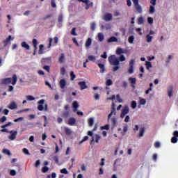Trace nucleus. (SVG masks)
Returning <instances> with one entry per match:
<instances>
[{"label": "nucleus", "mask_w": 178, "mask_h": 178, "mask_svg": "<svg viewBox=\"0 0 178 178\" xmlns=\"http://www.w3.org/2000/svg\"><path fill=\"white\" fill-rule=\"evenodd\" d=\"M22 152L24 154H25V155H30V152H29V149H27V148H24Z\"/></svg>", "instance_id": "603ef678"}, {"label": "nucleus", "mask_w": 178, "mask_h": 178, "mask_svg": "<svg viewBox=\"0 0 178 178\" xmlns=\"http://www.w3.org/2000/svg\"><path fill=\"white\" fill-rule=\"evenodd\" d=\"M145 65H146V68L147 69V70H149V69H151V67H152V64L149 61H146Z\"/></svg>", "instance_id": "c85d7f7f"}, {"label": "nucleus", "mask_w": 178, "mask_h": 178, "mask_svg": "<svg viewBox=\"0 0 178 178\" xmlns=\"http://www.w3.org/2000/svg\"><path fill=\"white\" fill-rule=\"evenodd\" d=\"M97 38L98 41H100L101 42H102V41H104V38H105V36L104 35V33H99L97 34Z\"/></svg>", "instance_id": "4468645a"}, {"label": "nucleus", "mask_w": 178, "mask_h": 178, "mask_svg": "<svg viewBox=\"0 0 178 178\" xmlns=\"http://www.w3.org/2000/svg\"><path fill=\"white\" fill-rule=\"evenodd\" d=\"M108 61L113 66H119V58L115 55L110 56L108 57Z\"/></svg>", "instance_id": "20e7f679"}, {"label": "nucleus", "mask_w": 178, "mask_h": 178, "mask_svg": "<svg viewBox=\"0 0 178 178\" xmlns=\"http://www.w3.org/2000/svg\"><path fill=\"white\" fill-rule=\"evenodd\" d=\"M127 130H128L127 126H125L123 127V129H122L123 136H124V134L127 133Z\"/></svg>", "instance_id": "680f3d73"}, {"label": "nucleus", "mask_w": 178, "mask_h": 178, "mask_svg": "<svg viewBox=\"0 0 178 178\" xmlns=\"http://www.w3.org/2000/svg\"><path fill=\"white\" fill-rule=\"evenodd\" d=\"M60 173H63V175H68L69 172H67V169L63 168L60 170Z\"/></svg>", "instance_id": "37998d69"}, {"label": "nucleus", "mask_w": 178, "mask_h": 178, "mask_svg": "<svg viewBox=\"0 0 178 178\" xmlns=\"http://www.w3.org/2000/svg\"><path fill=\"white\" fill-rule=\"evenodd\" d=\"M129 112L130 108L127 105L124 106L121 110L120 118H121V119H124V122L125 123H129L130 122V115H129Z\"/></svg>", "instance_id": "f257e3e1"}, {"label": "nucleus", "mask_w": 178, "mask_h": 178, "mask_svg": "<svg viewBox=\"0 0 178 178\" xmlns=\"http://www.w3.org/2000/svg\"><path fill=\"white\" fill-rule=\"evenodd\" d=\"M92 135H93L92 131H88V136H90V137H92V140L90 141V144H94V143H95V141H94L95 138H94V136Z\"/></svg>", "instance_id": "b1692460"}, {"label": "nucleus", "mask_w": 178, "mask_h": 178, "mask_svg": "<svg viewBox=\"0 0 178 178\" xmlns=\"http://www.w3.org/2000/svg\"><path fill=\"white\" fill-rule=\"evenodd\" d=\"M99 97H100L99 94L96 93V94H95L94 98H95V99L98 101L99 99Z\"/></svg>", "instance_id": "69168bd1"}, {"label": "nucleus", "mask_w": 178, "mask_h": 178, "mask_svg": "<svg viewBox=\"0 0 178 178\" xmlns=\"http://www.w3.org/2000/svg\"><path fill=\"white\" fill-rule=\"evenodd\" d=\"M13 40H15V36L9 35L8 38H6L3 40V44H6V45H8V44H10V42H12V41H13Z\"/></svg>", "instance_id": "6e6552de"}, {"label": "nucleus", "mask_w": 178, "mask_h": 178, "mask_svg": "<svg viewBox=\"0 0 178 178\" xmlns=\"http://www.w3.org/2000/svg\"><path fill=\"white\" fill-rule=\"evenodd\" d=\"M72 105H73V108H75L74 110V112H76V111H77V108H79V104L77 103V102H74Z\"/></svg>", "instance_id": "72a5a7b5"}, {"label": "nucleus", "mask_w": 178, "mask_h": 178, "mask_svg": "<svg viewBox=\"0 0 178 178\" xmlns=\"http://www.w3.org/2000/svg\"><path fill=\"white\" fill-rule=\"evenodd\" d=\"M66 73V70H65V67H61L60 68V74L63 75Z\"/></svg>", "instance_id": "0e129e2a"}, {"label": "nucleus", "mask_w": 178, "mask_h": 178, "mask_svg": "<svg viewBox=\"0 0 178 178\" xmlns=\"http://www.w3.org/2000/svg\"><path fill=\"white\" fill-rule=\"evenodd\" d=\"M116 122H118V120L115 118H113L111 119V123L112 124H116Z\"/></svg>", "instance_id": "e2e57ef3"}, {"label": "nucleus", "mask_w": 178, "mask_h": 178, "mask_svg": "<svg viewBox=\"0 0 178 178\" xmlns=\"http://www.w3.org/2000/svg\"><path fill=\"white\" fill-rule=\"evenodd\" d=\"M70 77H71V80L73 81V80H74V79H76V75L74 74V72H70Z\"/></svg>", "instance_id": "8fccbe9b"}, {"label": "nucleus", "mask_w": 178, "mask_h": 178, "mask_svg": "<svg viewBox=\"0 0 178 178\" xmlns=\"http://www.w3.org/2000/svg\"><path fill=\"white\" fill-rule=\"evenodd\" d=\"M87 140H88V136H85L83 139L79 142V144H83V143H84V141H87Z\"/></svg>", "instance_id": "052dcab7"}, {"label": "nucleus", "mask_w": 178, "mask_h": 178, "mask_svg": "<svg viewBox=\"0 0 178 178\" xmlns=\"http://www.w3.org/2000/svg\"><path fill=\"white\" fill-rule=\"evenodd\" d=\"M95 142L98 144V143H99V140H101V136L98 134H95Z\"/></svg>", "instance_id": "79ce46f5"}, {"label": "nucleus", "mask_w": 178, "mask_h": 178, "mask_svg": "<svg viewBox=\"0 0 178 178\" xmlns=\"http://www.w3.org/2000/svg\"><path fill=\"white\" fill-rule=\"evenodd\" d=\"M139 104L140 105H145V104H147V100H145V99L139 97Z\"/></svg>", "instance_id": "cd10ccee"}, {"label": "nucleus", "mask_w": 178, "mask_h": 178, "mask_svg": "<svg viewBox=\"0 0 178 178\" xmlns=\"http://www.w3.org/2000/svg\"><path fill=\"white\" fill-rule=\"evenodd\" d=\"M64 131L65 132L67 136H71V134H72V133H73V131H72V129H70V128H67L66 127H64Z\"/></svg>", "instance_id": "6ab92c4d"}, {"label": "nucleus", "mask_w": 178, "mask_h": 178, "mask_svg": "<svg viewBox=\"0 0 178 178\" xmlns=\"http://www.w3.org/2000/svg\"><path fill=\"white\" fill-rule=\"evenodd\" d=\"M53 160H54V161L57 163H59V159L58 158L57 156H53Z\"/></svg>", "instance_id": "bf43d9fd"}, {"label": "nucleus", "mask_w": 178, "mask_h": 178, "mask_svg": "<svg viewBox=\"0 0 178 178\" xmlns=\"http://www.w3.org/2000/svg\"><path fill=\"white\" fill-rule=\"evenodd\" d=\"M59 41V39L58 38V37H55L54 39L50 38L49 39V45H55L56 44H58Z\"/></svg>", "instance_id": "9b49d317"}, {"label": "nucleus", "mask_w": 178, "mask_h": 178, "mask_svg": "<svg viewBox=\"0 0 178 178\" xmlns=\"http://www.w3.org/2000/svg\"><path fill=\"white\" fill-rule=\"evenodd\" d=\"M2 152H3V154H5L6 155H11L10 151H9L7 149H3Z\"/></svg>", "instance_id": "a19ab883"}, {"label": "nucleus", "mask_w": 178, "mask_h": 178, "mask_svg": "<svg viewBox=\"0 0 178 178\" xmlns=\"http://www.w3.org/2000/svg\"><path fill=\"white\" fill-rule=\"evenodd\" d=\"M98 66H99V69H101L100 73H104L105 72V65L104 64L99 63Z\"/></svg>", "instance_id": "5701e85b"}, {"label": "nucleus", "mask_w": 178, "mask_h": 178, "mask_svg": "<svg viewBox=\"0 0 178 178\" xmlns=\"http://www.w3.org/2000/svg\"><path fill=\"white\" fill-rule=\"evenodd\" d=\"M92 40L91 38H88L86 42V45H91V42H92Z\"/></svg>", "instance_id": "13d9d810"}, {"label": "nucleus", "mask_w": 178, "mask_h": 178, "mask_svg": "<svg viewBox=\"0 0 178 178\" xmlns=\"http://www.w3.org/2000/svg\"><path fill=\"white\" fill-rule=\"evenodd\" d=\"M49 170V168L47 166H44L42 168V172L43 173H47V172H48Z\"/></svg>", "instance_id": "49530a36"}, {"label": "nucleus", "mask_w": 178, "mask_h": 178, "mask_svg": "<svg viewBox=\"0 0 178 178\" xmlns=\"http://www.w3.org/2000/svg\"><path fill=\"white\" fill-rule=\"evenodd\" d=\"M108 42H118V38L115 37H111L108 39Z\"/></svg>", "instance_id": "bb28decb"}, {"label": "nucleus", "mask_w": 178, "mask_h": 178, "mask_svg": "<svg viewBox=\"0 0 178 178\" xmlns=\"http://www.w3.org/2000/svg\"><path fill=\"white\" fill-rule=\"evenodd\" d=\"M119 59H120V62H124V60H126V57H124V56L123 55H121Z\"/></svg>", "instance_id": "6e6d98bb"}, {"label": "nucleus", "mask_w": 178, "mask_h": 178, "mask_svg": "<svg viewBox=\"0 0 178 178\" xmlns=\"http://www.w3.org/2000/svg\"><path fill=\"white\" fill-rule=\"evenodd\" d=\"M8 108L9 109L13 110V109H17V104L15 102H11L8 105Z\"/></svg>", "instance_id": "9d476101"}, {"label": "nucleus", "mask_w": 178, "mask_h": 178, "mask_svg": "<svg viewBox=\"0 0 178 178\" xmlns=\"http://www.w3.org/2000/svg\"><path fill=\"white\" fill-rule=\"evenodd\" d=\"M152 38H154V37L151 35H146V41L147 42H152Z\"/></svg>", "instance_id": "a878e982"}, {"label": "nucleus", "mask_w": 178, "mask_h": 178, "mask_svg": "<svg viewBox=\"0 0 178 178\" xmlns=\"http://www.w3.org/2000/svg\"><path fill=\"white\" fill-rule=\"evenodd\" d=\"M117 98V101L120 104L122 102H123V100L122 99V98H120V95H117L116 96Z\"/></svg>", "instance_id": "3c124183"}, {"label": "nucleus", "mask_w": 178, "mask_h": 178, "mask_svg": "<svg viewBox=\"0 0 178 178\" xmlns=\"http://www.w3.org/2000/svg\"><path fill=\"white\" fill-rule=\"evenodd\" d=\"M95 27H97V25L95 24V23L94 22L92 23L90 26L91 30H95Z\"/></svg>", "instance_id": "338daca9"}, {"label": "nucleus", "mask_w": 178, "mask_h": 178, "mask_svg": "<svg viewBox=\"0 0 178 178\" xmlns=\"http://www.w3.org/2000/svg\"><path fill=\"white\" fill-rule=\"evenodd\" d=\"M135 30L136 33H138V34H140V35H143V32H141V28H136Z\"/></svg>", "instance_id": "864d4df0"}, {"label": "nucleus", "mask_w": 178, "mask_h": 178, "mask_svg": "<svg viewBox=\"0 0 178 178\" xmlns=\"http://www.w3.org/2000/svg\"><path fill=\"white\" fill-rule=\"evenodd\" d=\"M44 102H45V100H44V99H41L39 102H38V111H48V105L47 104H44Z\"/></svg>", "instance_id": "7ed1b4c3"}, {"label": "nucleus", "mask_w": 178, "mask_h": 178, "mask_svg": "<svg viewBox=\"0 0 178 178\" xmlns=\"http://www.w3.org/2000/svg\"><path fill=\"white\" fill-rule=\"evenodd\" d=\"M97 60V57L93 55H89L88 59H86V62H95Z\"/></svg>", "instance_id": "f8f14e48"}, {"label": "nucleus", "mask_w": 178, "mask_h": 178, "mask_svg": "<svg viewBox=\"0 0 178 178\" xmlns=\"http://www.w3.org/2000/svg\"><path fill=\"white\" fill-rule=\"evenodd\" d=\"M88 124H89V126H93V124H94V119H92V118H89L88 119Z\"/></svg>", "instance_id": "c03bdc74"}, {"label": "nucleus", "mask_w": 178, "mask_h": 178, "mask_svg": "<svg viewBox=\"0 0 178 178\" xmlns=\"http://www.w3.org/2000/svg\"><path fill=\"white\" fill-rule=\"evenodd\" d=\"M144 133H145V129L144 127L140 128L139 137H144Z\"/></svg>", "instance_id": "4be33fe9"}, {"label": "nucleus", "mask_w": 178, "mask_h": 178, "mask_svg": "<svg viewBox=\"0 0 178 178\" xmlns=\"http://www.w3.org/2000/svg\"><path fill=\"white\" fill-rule=\"evenodd\" d=\"M104 19L106 21V22H109L111 19H112V14H106L104 16Z\"/></svg>", "instance_id": "412c9836"}, {"label": "nucleus", "mask_w": 178, "mask_h": 178, "mask_svg": "<svg viewBox=\"0 0 178 178\" xmlns=\"http://www.w3.org/2000/svg\"><path fill=\"white\" fill-rule=\"evenodd\" d=\"M10 136H8L9 140L13 141V140H16V136H17V131H10L8 132Z\"/></svg>", "instance_id": "0eeeda50"}, {"label": "nucleus", "mask_w": 178, "mask_h": 178, "mask_svg": "<svg viewBox=\"0 0 178 178\" xmlns=\"http://www.w3.org/2000/svg\"><path fill=\"white\" fill-rule=\"evenodd\" d=\"M116 54H117V55H120L121 54H124V50H123L122 49L118 48L116 50Z\"/></svg>", "instance_id": "473e14b6"}, {"label": "nucleus", "mask_w": 178, "mask_h": 178, "mask_svg": "<svg viewBox=\"0 0 178 178\" xmlns=\"http://www.w3.org/2000/svg\"><path fill=\"white\" fill-rule=\"evenodd\" d=\"M168 97H170V98L171 97H173V86H169L168 90Z\"/></svg>", "instance_id": "a211bd4d"}, {"label": "nucleus", "mask_w": 178, "mask_h": 178, "mask_svg": "<svg viewBox=\"0 0 178 178\" xmlns=\"http://www.w3.org/2000/svg\"><path fill=\"white\" fill-rule=\"evenodd\" d=\"M147 23L149 24H154V18H152L151 17H147Z\"/></svg>", "instance_id": "e433bc0d"}, {"label": "nucleus", "mask_w": 178, "mask_h": 178, "mask_svg": "<svg viewBox=\"0 0 178 178\" xmlns=\"http://www.w3.org/2000/svg\"><path fill=\"white\" fill-rule=\"evenodd\" d=\"M129 80L131 84H136V81H137V79L136 78H132V77H130Z\"/></svg>", "instance_id": "58836bf2"}, {"label": "nucleus", "mask_w": 178, "mask_h": 178, "mask_svg": "<svg viewBox=\"0 0 178 178\" xmlns=\"http://www.w3.org/2000/svg\"><path fill=\"white\" fill-rule=\"evenodd\" d=\"M35 51L33 52V55H35V52L38 49V54L40 55L44 54L45 52V46L44 45H34L33 46Z\"/></svg>", "instance_id": "39448f33"}, {"label": "nucleus", "mask_w": 178, "mask_h": 178, "mask_svg": "<svg viewBox=\"0 0 178 178\" xmlns=\"http://www.w3.org/2000/svg\"><path fill=\"white\" fill-rule=\"evenodd\" d=\"M178 131H175L173 132V137L171 138V143H172V144H176V143H177L178 139Z\"/></svg>", "instance_id": "1a4fd4ad"}, {"label": "nucleus", "mask_w": 178, "mask_h": 178, "mask_svg": "<svg viewBox=\"0 0 178 178\" xmlns=\"http://www.w3.org/2000/svg\"><path fill=\"white\" fill-rule=\"evenodd\" d=\"M76 123V118H71L68 120V124L70 126H73Z\"/></svg>", "instance_id": "aec40b11"}, {"label": "nucleus", "mask_w": 178, "mask_h": 178, "mask_svg": "<svg viewBox=\"0 0 178 178\" xmlns=\"http://www.w3.org/2000/svg\"><path fill=\"white\" fill-rule=\"evenodd\" d=\"M134 65H136V60H134V59H131L129 61V67H134Z\"/></svg>", "instance_id": "4c0bfd02"}, {"label": "nucleus", "mask_w": 178, "mask_h": 178, "mask_svg": "<svg viewBox=\"0 0 178 178\" xmlns=\"http://www.w3.org/2000/svg\"><path fill=\"white\" fill-rule=\"evenodd\" d=\"M129 44H133L134 41V36H130L128 39Z\"/></svg>", "instance_id": "de8ad7c7"}, {"label": "nucleus", "mask_w": 178, "mask_h": 178, "mask_svg": "<svg viewBox=\"0 0 178 178\" xmlns=\"http://www.w3.org/2000/svg\"><path fill=\"white\" fill-rule=\"evenodd\" d=\"M26 99L27 101H34L35 99V97H33L31 95H26Z\"/></svg>", "instance_id": "2f4dec72"}, {"label": "nucleus", "mask_w": 178, "mask_h": 178, "mask_svg": "<svg viewBox=\"0 0 178 178\" xmlns=\"http://www.w3.org/2000/svg\"><path fill=\"white\" fill-rule=\"evenodd\" d=\"M23 120H24V118L20 117V118H19L17 119L14 120V122L15 123H17V122H23Z\"/></svg>", "instance_id": "a18cd8bd"}, {"label": "nucleus", "mask_w": 178, "mask_h": 178, "mask_svg": "<svg viewBox=\"0 0 178 178\" xmlns=\"http://www.w3.org/2000/svg\"><path fill=\"white\" fill-rule=\"evenodd\" d=\"M149 13H150L151 15L155 13V6H150L149 9Z\"/></svg>", "instance_id": "393cba45"}, {"label": "nucleus", "mask_w": 178, "mask_h": 178, "mask_svg": "<svg viewBox=\"0 0 178 178\" xmlns=\"http://www.w3.org/2000/svg\"><path fill=\"white\" fill-rule=\"evenodd\" d=\"M66 58L65 57L64 54H61L59 58H58V62L59 63H64Z\"/></svg>", "instance_id": "f3484780"}, {"label": "nucleus", "mask_w": 178, "mask_h": 178, "mask_svg": "<svg viewBox=\"0 0 178 178\" xmlns=\"http://www.w3.org/2000/svg\"><path fill=\"white\" fill-rule=\"evenodd\" d=\"M66 80L65 79H61L60 81V83H59V86L60 87V88H62V90H63V88H65V87H66Z\"/></svg>", "instance_id": "2eb2a0df"}, {"label": "nucleus", "mask_w": 178, "mask_h": 178, "mask_svg": "<svg viewBox=\"0 0 178 178\" xmlns=\"http://www.w3.org/2000/svg\"><path fill=\"white\" fill-rule=\"evenodd\" d=\"M113 115H116V108H115V107H112L111 111L108 116V120H109L111 119V118H112V116H113Z\"/></svg>", "instance_id": "ddd939ff"}, {"label": "nucleus", "mask_w": 178, "mask_h": 178, "mask_svg": "<svg viewBox=\"0 0 178 178\" xmlns=\"http://www.w3.org/2000/svg\"><path fill=\"white\" fill-rule=\"evenodd\" d=\"M144 23V18L143 17H139L138 18V24H143Z\"/></svg>", "instance_id": "c9c22d12"}, {"label": "nucleus", "mask_w": 178, "mask_h": 178, "mask_svg": "<svg viewBox=\"0 0 178 178\" xmlns=\"http://www.w3.org/2000/svg\"><path fill=\"white\" fill-rule=\"evenodd\" d=\"M86 9L88 10L90 9V6H92L94 5V3H88V4L86 3Z\"/></svg>", "instance_id": "5fc2aeb1"}, {"label": "nucleus", "mask_w": 178, "mask_h": 178, "mask_svg": "<svg viewBox=\"0 0 178 178\" xmlns=\"http://www.w3.org/2000/svg\"><path fill=\"white\" fill-rule=\"evenodd\" d=\"M131 107L132 109H136L137 108V102L136 101H132L131 102Z\"/></svg>", "instance_id": "c756f323"}, {"label": "nucleus", "mask_w": 178, "mask_h": 178, "mask_svg": "<svg viewBox=\"0 0 178 178\" xmlns=\"http://www.w3.org/2000/svg\"><path fill=\"white\" fill-rule=\"evenodd\" d=\"M10 175L11 176H16L17 173H16V170H11L10 172Z\"/></svg>", "instance_id": "4d7b16f0"}, {"label": "nucleus", "mask_w": 178, "mask_h": 178, "mask_svg": "<svg viewBox=\"0 0 178 178\" xmlns=\"http://www.w3.org/2000/svg\"><path fill=\"white\" fill-rule=\"evenodd\" d=\"M134 4L137 12L138 13H143V8L138 4V0H134Z\"/></svg>", "instance_id": "423d86ee"}, {"label": "nucleus", "mask_w": 178, "mask_h": 178, "mask_svg": "<svg viewBox=\"0 0 178 178\" xmlns=\"http://www.w3.org/2000/svg\"><path fill=\"white\" fill-rule=\"evenodd\" d=\"M128 73L129 74H133V73H134V67H129V68H128Z\"/></svg>", "instance_id": "ea45409f"}, {"label": "nucleus", "mask_w": 178, "mask_h": 178, "mask_svg": "<svg viewBox=\"0 0 178 178\" xmlns=\"http://www.w3.org/2000/svg\"><path fill=\"white\" fill-rule=\"evenodd\" d=\"M173 59V56L172 55H169L168 57L167 58L166 60H165V63L167 65H168V63H170V60Z\"/></svg>", "instance_id": "7c9ffc66"}, {"label": "nucleus", "mask_w": 178, "mask_h": 178, "mask_svg": "<svg viewBox=\"0 0 178 178\" xmlns=\"http://www.w3.org/2000/svg\"><path fill=\"white\" fill-rule=\"evenodd\" d=\"M41 164V161L40 160L36 161L35 163V166L36 168H38V166H40V165Z\"/></svg>", "instance_id": "774afa93"}, {"label": "nucleus", "mask_w": 178, "mask_h": 178, "mask_svg": "<svg viewBox=\"0 0 178 178\" xmlns=\"http://www.w3.org/2000/svg\"><path fill=\"white\" fill-rule=\"evenodd\" d=\"M12 83L13 86H16V83H17V76L16 74L13 76V80L11 78H6L3 79L2 83L3 84H10Z\"/></svg>", "instance_id": "f03ea898"}, {"label": "nucleus", "mask_w": 178, "mask_h": 178, "mask_svg": "<svg viewBox=\"0 0 178 178\" xmlns=\"http://www.w3.org/2000/svg\"><path fill=\"white\" fill-rule=\"evenodd\" d=\"M113 84L112 79H106V86H112Z\"/></svg>", "instance_id": "f704fd0d"}, {"label": "nucleus", "mask_w": 178, "mask_h": 178, "mask_svg": "<svg viewBox=\"0 0 178 178\" xmlns=\"http://www.w3.org/2000/svg\"><path fill=\"white\" fill-rule=\"evenodd\" d=\"M13 124V122H8V124L1 126V129H6V127H8V126H12Z\"/></svg>", "instance_id": "09e8293b"}, {"label": "nucleus", "mask_w": 178, "mask_h": 178, "mask_svg": "<svg viewBox=\"0 0 178 178\" xmlns=\"http://www.w3.org/2000/svg\"><path fill=\"white\" fill-rule=\"evenodd\" d=\"M78 84L80 86L81 90H86L87 88V84L85 81L79 82Z\"/></svg>", "instance_id": "dca6fc26"}]
</instances>
